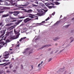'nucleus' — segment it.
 Here are the masks:
<instances>
[{
	"mask_svg": "<svg viewBox=\"0 0 74 74\" xmlns=\"http://www.w3.org/2000/svg\"><path fill=\"white\" fill-rule=\"evenodd\" d=\"M31 67H32V69H33V65Z\"/></svg>",
	"mask_w": 74,
	"mask_h": 74,
	"instance_id": "nucleus-54",
	"label": "nucleus"
},
{
	"mask_svg": "<svg viewBox=\"0 0 74 74\" xmlns=\"http://www.w3.org/2000/svg\"><path fill=\"white\" fill-rule=\"evenodd\" d=\"M35 18H35V19H38V17L37 16H34Z\"/></svg>",
	"mask_w": 74,
	"mask_h": 74,
	"instance_id": "nucleus-41",
	"label": "nucleus"
},
{
	"mask_svg": "<svg viewBox=\"0 0 74 74\" xmlns=\"http://www.w3.org/2000/svg\"><path fill=\"white\" fill-rule=\"evenodd\" d=\"M10 64V62H8V63L6 64V66L7 65H8Z\"/></svg>",
	"mask_w": 74,
	"mask_h": 74,
	"instance_id": "nucleus-44",
	"label": "nucleus"
},
{
	"mask_svg": "<svg viewBox=\"0 0 74 74\" xmlns=\"http://www.w3.org/2000/svg\"><path fill=\"white\" fill-rule=\"evenodd\" d=\"M32 5L33 7H37V5H36L34 4H32Z\"/></svg>",
	"mask_w": 74,
	"mask_h": 74,
	"instance_id": "nucleus-23",
	"label": "nucleus"
},
{
	"mask_svg": "<svg viewBox=\"0 0 74 74\" xmlns=\"http://www.w3.org/2000/svg\"><path fill=\"white\" fill-rule=\"evenodd\" d=\"M66 73H67V71H66L64 74H66Z\"/></svg>",
	"mask_w": 74,
	"mask_h": 74,
	"instance_id": "nucleus-53",
	"label": "nucleus"
},
{
	"mask_svg": "<svg viewBox=\"0 0 74 74\" xmlns=\"http://www.w3.org/2000/svg\"><path fill=\"white\" fill-rule=\"evenodd\" d=\"M23 18H25V17L21 16L19 17V19H22Z\"/></svg>",
	"mask_w": 74,
	"mask_h": 74,
	"instance_id": "nucleus-25",
	"label": "nucleus"
},
{
	"mask_svg": "<svg viewBox=\"0 0 74 74\" xmlns=\"http://www.w3.org/2000/svg\"><path fill=\"white\" fill-rule=\"evenodd\" d=\"M44 63V62H43V61H42L40 63V64H42V63Z\"/></svg>",
	"mask_w": 74,
	"mask_h": 74,
	"instance_id": "nucleus-45",
	"label": "nucleus"
},
{
	"mask_svg": "<svg viewBox=\"0 0 74 74\" xmlns=\"http://www.w3.org/2000/svg\"><path fill=\"white\" fill-rule=\"evenodd\" d=\"M26 5H19V6H23V7H25V6Z\"/></svg>",
	"mask_w": 74,
	"mask_h": 74,
	"instance_id": "nucleus-33",
	"label": "nucleus"
},
{
	"mask_svg": "<svg viewBox=\"0 0 74 74\" xmlns=\"http://www.w3.org/2000/svg\"><path fill=\"white\" fill-rule=\"evenodd\" d=\"M45 11V10L44 9H41L40 10V12L41 13V14H44V12Z\"/></svg>",
	"mask_w": 74,
	"mask_h": 74,
	"instance_id": "nucleus-9",
	"label": "nucleus"
},
{
	"mask_svg": "<svg viewBox=\"0 0 74 74\" xmlns=\"http://www.w3.org/2000/svg\"><path fill=\"white\" fill-rule=\"evenodd\" d=\"M50 46H51V45H45L43 47L41 48L40 49H41V48H44V47H46L47 48L48 47H50Z\"/></svg>",
	"mask_w": 74,
	"mask_h": 74,
	"instance_id": "nucleus-8",
	"label": "nucleus"
},
{
	"mask_svg": "<svg viewBox=\"0 0 74 74\" xmlns=\"http://www.w3.org/2000/svg\"><path fill=\"white\" fill-rule=\"evenodd\" d=\"M50 19V18H49V17H48L47 19H46L45 20L46 21H48V20H49V19Z\"/></svg>",
	"mask_w": 74,
	"mask_h": 74,
	"instance_id": "nucleus-27",
	"label": "nucleus"
},
{
	"mask_svg": "<svg viewBox=\"0 0 74 74\" xmlns=\"http://www.w3.org/2000/svg\"><path fill=\"white\" fill-rule=\"evenodd\" d=\"M10 16V15L9 14H4L3 16L2 17L3 18H4V17H7V16Z\"/></svg>",
	"mask_w": 74,
	"mask_h": 74,
	"instance_id": "nucleus-14",
	"label": "nucleus"
},
{
	"mask_svg": "<svg viewBox=\"0 0 74 74\" xmlns=\"http://www.w3.org/2000/svg\"><path fill=\"white\" fill-rule=\"evenodd\" d=\"M23 11H25V12H28V10H26V9H23Z\"/></svg>",
	"mask_w": 74,
	"mask_h": 74,
	"instance_id": "nucleus-22",
	"label": "nucleus"
},
{
	"mask_svg": "<svg viewBox=\"0 0 74 74\" xmlns=\"http://www.w3.org/2000/svg\"><path fill=\"white\" fill-rule=\"evenodd\" d=\"M4 12V11H1L0 12V13H3Z\"/></svg>",
	"mask_w": 74,
	"mask_h": 74,
	"instance_id": "nucleus-51",
	"label": "nucleus"
},
{
	"mask_svg": "<svg viewBox=\"0 0 74 74\" xmlns=\"http://www.w3.org/2000/svg\"><path fill=\"white\" fill-rule=\"evenodd\" d=\"M2 2H3V1L1 0H0V3H2Z\"/></svg>",
	"mask_w": 74,
	"mask_h": 74,
	"instance_id": "nucleus-52",
	"label": "nucleus"
},
{
	"mask_svg": "<svg viewBox=\"0 0 74 74\" xmlns=\"http://www.w3.org/2000/svg\"><path fill=\"white\" fill-rule=\"evenodd\" d=\"M23 30L25 31H27V28H25Z\"/></svg>",
	"mask_w": 74,
	"mask_h": 74,
	"instance_id": "nucleus-30",
	"label": "nucleus"
},
{
	"mask_svg": "<svg viewBox=\"0 0 74 74\" xmlns=\"http://www.w3.org/2000/svg\"><path fill=\"white\" fill-rule=\"evenodd\" d=\"M7 36H5L4 37V40H5V39L7 38Z\"/></svg>",
	"mask_w": 74,
	"mask_h": 74,
	"instance_id": "nucleus-37",
	"label": "nucleus"
},
{
	"mask_svg": "<svg viewBox=\"0 0 74 74\" xmlns=\"http://www.w3.org/2000/svg\"><path fill=\"white\" fill-rule=\"evenodd\" d=\"M6 61V60H2V61L3 62H5Z\"/></svg>",
	"mask_w": 74,
	"mask_h": 74,
	"instance_id": "nucleus-47",
	"label": "nucleus"
},
{
	"mask_svg": "<svg viewBox=\"0 0 74 74\" xmlns=\"http://www.w3.org/2000/svg\"><path fill=\"white\" fill-rule=\"evenodd\" d=\"M9 13L10 14H14V12L12 11H9Z\"/></svg>",
	"mask_w": 74,
	"mask_h": 74,
	"instance_id": "nucleus-19",
	"label": "nucleus"
},
{
	"mask_svg": "<svg viewBox=\"0 0 74 74\" xmlns=\"http://www.w3.org/2000/svg\"><path fill=\"white\" fill-rule=\"evenodd\" d=\"M33 53V52L32 51L29 53V55H30V54H31V53Z\"/></svg>",
	"mask_w": 74,
	"mask_h": 74,
	"instance_id": "nucleus-50",
	"label": "nucleus"
},
{
	"mask_svg": "<svg viewBox=\"0 0 74 74\" xmlns=\"http://www.w3.org/2000/svg\"><path fill=\"white\" fill-rule=\"evenodd\" d=\"M12 67V65H10V69H11V68Z\"/></svg>",
	"mask_w": 74,
	"mask_h": 74,
	"instance_id": "nucleus-34",
	"label": "nucleus"
},
{
	"mask_svg": "<svg viewBox=\"0 0 74 74\" xmlns=\"http://www.w3.org/2000/svg\"><path fill=\"white\" fill-rule=\"evenodd\" d=\"M14 26H12L11 27V28H12L11 29H14Z\"/></svg>",
	"mask_w": 74,
	"mask_h": 74,
	"instance_id": "nucleus-48",
	"label": "nucleus"
},
{
	"mask_svg": "<svg viewBox=\"0 0 74 74\" xmlns=\"http://www.w3.org/2000/svg\"><path fill=\"white\" fill-rule=\"evenodd\" d=\"M0 65H4V64H0Z\"/></svg>",
	"mask_w": 74,
	"mask_h": 74,
	"instance_id": "nucleus-62",
	"label": "nucleus"
},
{
	"mask_svg": "<svg viewBox=\"0 0 74 74\" xmlns=\"http://www.w3.org/2000/svg\"><path fill=\"white\" fill-rule=\"evenodd\" d=\"M56 39H53V40H54V41H57V40H58V38H56Z\"/></svg>",
	"mask_w": 74,
	"mask_h": 74,
	"instance_id": "nucleus-31",
	"label": "nucleus"
},
{
	"mask_svg": "<svg viewBox=\"0 0 74 74\" xmlns=\"http://www.w3.org/2000/svg\"><path fill=\"white\" fill-rule=\"evenodd\" d=\"M34 3L37 4H38V1L36 0V1L34 2Z\"/></svg>",
	"mask_w": 74,
	"mask_h": 74,
	"instance_id": "nucleus-21",
	"label": "nucleus"
},
{
	"mask_svg": "<svg viewBox=\"0 0 74 74\" xmlns=\"http://www.w3.org/2000/svg\"><path fill=\"white\" fill-rule=\"evenodd\" d=\"M14 12L15 14H13L14 15V16H17V15H18L19 14V12L15 11Z\"/></svg>",
	"mask_w": 74,
	"mask_h": 74,
	"instance_id": "nucleus-7",
	"label": "nucleus"
},
{
	"mask_svg": "<svg viewBox=\"0 0 74 74\" xmlns=\"http://www.w3.org/2000/svg\"><path fill=\"white\" fill-rule=\"evenodd\" d=\"M10 34H11L10 32L7 33L5 35V36L7 37V36H8L9 35H10Z\"/></svg>",
	"mask_w": 74,
	"mask_h": 74,
	"instance_id": "nucleus-18",
	"label": "nucleus"
},
{
	"mask_svg": "<svg viewBox=\"0 0 74 74\" xmlns=\"http://www.w3.org/2000/svg\"><path fill=\"white\" fill-rule=\"evenodd\" d=\"M10 71L9 70H7L6 71V73H10Z\"/></svg>",
	"mask_w": 74,
	"mask_h": 74,
	"instance_id": "nucleus-43",
	"label": "nucleus"
},
{
	"mask_svg": "<svg viewBox=\"0 0 74 74\" xmlns=\"http://www.w3.org/2000/svg\"><path fill=\"white\" fill-rule=\"evenodd\" d=\"M40 65H41L40 64H38V68H40Z\"/></svg>",
	"mask_w": 74,
	"mask_h": 74,
	"instance_id": "nucleus-42",
	"label": "nucleus"
},
{
	"mask_svg": "<svg viewBox=\"0 0 74 74\" xmlns=\"http://www.w3.org/2000/svg\"><path fill=\"white\" fill-rule=\"evenodd\" d=\"M19 37V35H17L16 36H12L10 38V40H15Z\"/></svg>",
	"mask_w": 74,
	"mask_h": 74,
	"instance_id": "nucleus-2",
	"label": "nucleus"
},
{
	"mask_svg": "<svg viewBox=\"0 0 74 74\" xmlns=\"http://www.w3.org/2000/svg\"><path fill=\"white\" fill-rule=\"evenodd\" d=\"M4 4L5 5H7L8 4V3L7 2V1L5 2H4Z\"/></svg>",
	"mask_w": 74,
	"mask_h": 74,
	"instance_id": "nucleus-20",
	"label": "nucleus"
},
{
	"mask_svg": "<svg viewBox=\"0 0 74 74\" xmlns=\"http://www.w3.org/2000/svg\"><path fill=\"white\" fill-rule=\"evenodd\" d=\"M45 21H43L42 22V23H37V25H39V26H40V25H43V23H45Z\"/></svg>",
	"mask_w": 74,
	"mask_h": 74,
	"instance_id": "nucleus-11",
	"label": "nucleus"
},
{
	"mask_svg": "<svg viewBox=\"0 0 74 74\" xmlns=\"http://www.w3.org/2000/svg\"><path fill=\"white\" fill-rule=\"evenodd\" d=\"M10 18L11 19H16V18H14V17H12L11 16H10Z\"/></svg>",
	"mask_w": 74,
	"mask_h": 74,
	"instance_id": "nucleus-17",
	"label": "nucleus"
},
{
	"mask_svg": "<svg viewBox=\"0 0 74 74\" xmlns=\"http://www.w3.org/2000/svg\"><path fill=\"white\" fill-rule=\"evenodd\" d=\"M5 69H8V67H6L5 68Z\"/></svg>",
	"mask_w": 74,
	"mask_h": 74,
	"instance_id": "nucleus-57",
	"label": "nucleus"
},
{
	"mask_svg": "<svg viewBox=\"0 0 74 74\" xmlns=\"http://www.w3.org/2000/svg\"><path fill=\"white\" fill-rule=\"evenodd\" d=\"M14 32H15V33H16V34H17L18 33V32H17V31H15V30H14Z\"/></svg>",
	"mask_w": 74,
	"mask_h": 74,
	"instance_id": "nucleus-29",
	"label": "nucleus"
},
{
	"mask_svg": "<svg viewBox=\"0 0 74 74\" xmlns=\"http://www.w3.org/2000/svg\"><path fill=\"white\" fill-rule=\"evenodd\" d=\"M21 68L22 69H23V65H21Z\"/></svg>",
	"mask_w": 74,
	"mask_h": 74,
	"instance_id": "nucleus-49",
	"label": "nucleus"
},
{
	"mask_svg": "<svg viewBox=\"0 0 74 74\" xmlns=\"http://www.w3.org/2000/svg\"><path fill=\"white\" fill-rule=\"evenodd\" d=\"M19 45H20V44H18V45H17L16 46V48H17V47H18H18H19Z\"/></svg>",
	"mask_w": 74,
	"mask_h": 74,
	"instance_id": "nucleus-32",
	"label": "nucleus"
},
{
	"mask_svg": "<svg viewBox=\"0 0 74 74\" xmlns=\"http://www.w3.org/2000/svg\"><path fill=\"white\" fill-rule=\"evenodd\" d=\"M26 37H23V38H22L20 40H19V41L21 42V41H22V40H25V39H26Z\"/></svg>",
	"mask_w": 74,
	"mask_h": 74,
	"instance_id": "nucleus-13",
	"label": "nucleus"
},
{
	"mask_svg": "<svg viewBox=\"0 0 74 74\" xmlns=\"http://www.w3.org/2000/svg\"><path fill=\"white\" fill-rule=\"evenodd\" d=\"M2 24H3V23H0V26H1V25H2ZM1 28H0V30H1Z\"/></svg>",
	"mask_w": 74,
	"mask_h": 74,
	"instance_id": "nucleus-26",
	"label": "nucleus"
},
{
	"mask_svg": "<svg viewBox=\"0 0 74 74\" xmlns=\"http://www.w3.org/2000/svg\"><path fill=\"white\" fill-rule=\"evenodd\" d=\"M70 39L71 41L70 42V43H71V42H73V41H74V38H73V37H70Z\"/></svg>",
	"mask_w": 74,
	"mask_h": 74,
	"instance_id": "nucleus-10",
	"label": "nucleus"
},
{
	"mask_svg": "<svg viewBox=\"0 0 74 74\" xmlns=\"http://www.w3.org/2000/svg\"><path fill=\"white\" fill-rule=\"evenodd\" d=\"M52 58H50L48 61V62H50L52 60Z\"/></svg>",
	"mask_w": 74,
	"mask_h": 74,
	"instance_id": "nucleus-24",
	"label": "nucleus"
},
{
	"mask_svg": "<svg viewBox=\"0 0 74 74\" xmlns=\"http://www.w3.org/2000/svg\"><path fill=\"white\" fill-rule=\"evenodd\" d=\"M19 8H24V7H23V6H20L19 7Z\"/></svg>",
	"mask_w": 74,
	"mask_h": 74,
	"instance_id": "nucleus-39",
	"label": "nucleus"
},
{
	"mask_svg": "<svg viewBox=\"0 0 74 74\" xmlns=\"http://www.w3.org/2000/svg\"><path fill=\"white\" fill-rule=\"evenodd\" d=\"M55 12H53V13L52 14V15H53H53H55Z\"/></svg>",
	"mask_w": 74,
	"mask_h": 74,
	"instance_id": "nucleus-38",
	"label": "nucleus"
},
{
	"mask_svg": "<svg viewBox=\"0 0 74 74\" xmlns=\"http://www.w3.org/2000/svg\"><path fill=\"white\" fill-rule=\"evenodd\" d=\"M69 26H70V25H67L66 26H65V27L67 28V27H69Z\"/></svg>",
	"mask_w": 74,
	"mask_h": 74,
	"instance_id": "nucleus-35",
	"label": "nucleus"
},
{
	"mask_svg": "<svg viewBox=\"0 0 74 74\" xmlns=\"http://www.w3.org/2000/svg\"><path fill=\"white\" fill-rule=\"evenodd\" d=\"M12 53H13V52H12L10 53V54H12Z\"/></svg>",
	"mask_w": 74,
	"mask_h": 74,
	"instance_id": "nucleus-55",
	"label": "nucleus"
},
{
	"mask_svg": "<svg viewBox=\"0 0 74 74\" xmlns=\"http://www.w3.org/2000/svg\"><path fill=\"white\" fill-rule=\"evenodd\" d=\"M60 18H62V15H61Z\"/></svg>",
	"mask_w": 74,
	"mask_h": 74,
	"instance_id": "nucleus-61",
	"label": "nucleus"
},
{
	"mask_svg": "<svg viewBox=\"0 0 74 74\" xmlns=\"http://www.w3.org/2000/svg\"><path fill=\"white\" fill-rule=\"evenodd\" d=\"M12 60H14V58H12Z\"/></svg>",
	"mask_w": 74,
	"mask_h": 74,
	"instance_id": "nucleus-60",
	"label": "nucleus"
},
{
	"mask_svg": "<svg viewBox=\"0 0 74 74\" xmlns=\"http://www.w3.org/2000/svg\"><path fill=\"white\" fill-rule=\"evenodd\" d=\"M16 20H13V21H11V22H16Z\"/></svg>",
	"mask_w": 74,
	"mask_h": 74,
	"instance_id": "nucleus-46",
	"label": "nucleus"
},
{
	"mask_svg": "<svg viewBox=\"0 0 74 74\" xmlns=\"http://www.w3.org/2000/svg\"><path fill=\"white\" fill-rule=\"evenodd\" d=\"M44 8L45 9H47V7H44Z\"/></svg>",
	"mask_w": 74,
	"mask_h": 74,
	"instance_id": "nucleus-59",
	"label": "nucleus"
},
{
	"mask_svg": "<svg viewBox=\"0 0 74 74\" xmlns=\"http://www.w3.org/2000/svg\"><path fill=\"white\" fill-rule=\"evenodd\" d=\"M32 20V18H30L29 17H28L26 18L24 20V22L25 23H27V22L30 21Z\"/></svg>",
	"mask_w": 74,
	"mask_h": 74,
	"instance_id": "nucleus-3",
	"label": "nucleus"
},
{
	"mask_svg": "<svg viewBox=\"0 0 74 74\" xmlns=\"http://www.w3.org/2000/svg\"><path fill=\"white\" fill-rule=\"evenodd\" d=\"M12 25H13V23H10L9 24V26H11Z\"/></svg>",
	"mask_w": 74,
	"mask_h": 74,
	"instance_id": "nucleus-36",
	"label": "nucleus"
},
{
	"mask_svg": "<svg viewBox=\"0 0 74 74\" xmlns=\"http://www.w3.org/2000/svg\"><path fill=\"white\" fill-rule=\"evenodd\" d=\"M5 31H6V30H3L0 31V33L1 34H2L1 35V37H3V36L4 35V34L5 33Z\"/></svg>",
	"mask_w": 74,
	"mask_h": 74,
	"instance_id": "nucleus-4",
	"label": "nucleus"
},
{
	"mask_svg": "<svg viewBox=\"0 0 74 74\" xmlns=\"http://www.w3.org/2000/svg\"><path fill=\"white\" fill-rule=\"evenodd\" d=\"M5 26H10V24H7L5 25Z\"/></svg>",
	"mask_w": 74,
	"mask_h": 74,
	"instance_id": "nucleus-40",
	"label": "nucleus"
},
{
	"mask_svg": "<svg viewBox=\"0 0 74 74\" xmlns=\"http://www.w3.org/2000/svg\"><path fill=\"white\" fill-rule=\"evenodd\" d=\"M50 50H51V48L49 49L48 50V51H50Z\"/></svg>",
	"mask_w": 74,
	"mask_h": 74,
	"instance_id": "nucleus-58",
	"label": "nucleus"
},
{
	"mask_svg": "<svg viewBox=\"0 0 74 74\" xmlns=\"http://www.w3.org/2000/svg\"><path fill=\"white\" fill-rule=\"evenodd\" d=\"M5 53H6V54H5L4 55V56L3 57V58L6 59H8L9 58V55L10 54V51H6L5 52Z\"/></svg>",
	"mask_w": 74,
	"mask_h": 74,
	"instance_id": "nucleus-1",
	"label": "nucleus"
},
{
	"mask_svg": "<svg viewBox=\"0 0 74 74\" xmlns=\"http://www.w3.org/2000/svg\"><path fill=\"white\" fill-rule=\"evenodd\" d=\"M23 21V19L20 20L19 21H18L17 22H16L15 23L16 25H19V23H20L21 22H22Z\"/></svg>",
	"mask_w": 74,
	"mask_h": 74,
	"instance_id": "nucleus-6",
	"label": "nucleus"
},
{
	"mask_svg": "<svg viewBox=\"0 0 74 74\" xmlns=\"http://www.w3.org/2000/svg\"><path fill=\"white\" fill-rule=\"evenodd\" d=\"M34 15L32 14H29V16L31 18H34Z\"/></svg>",
	"mask_w": 74,
	"mask_h": 74,
	"instance_id": "nucleus-12",
	"label": "nucleus"
},
{
	"mask_svg": "<svg viewBox=\"0 0 74 74\" xmlns=\"http://www.w3.org/2000/svg\"><path fill=\"white\" fill-rule=\"evenodd\" d=\"M2 41V39L0 40V42H1Z\"/></svg>",
	"mask_w": 74,
	"mask_h": 74,
	"instance_id": "nucleus-63",
	"label": "nucleus"
},
{
	"mask_svg": "<svg viewBox=\"0 0 74 74\" xmlns=\"http://www.w3.org/2000/svg\"><path fill=\"white\" fill-rule=\"evenodd\" d=\"M72 20H74V18H72Z\"/></svg>",
	"mask_w": 74,
	"mask_h": 74,
	"instance_id": "nucleus-64",
	"label": "nucleus"
},
{
	"mask_svg": "<svg viewBox=\"0 0 74 74\" xmlns=\"http://www.w3.org/2000/svg\"><path fill=\"white\" fill-rule=\"evenodd\" d=\"M45 5L46 6H48V5H49V3H46L45 4Z\"/></svg>",
	"mask_w": 74,
	"mask_h": 74,
	"instance_id": "nucleus-28",
	"label": "nucleus"
},
{
	"mask_svg": "<svg viewBox=\"0 0 74 74\" xmlns=\"http://www.w3.org/2000/svg\"><path fill=\"white\" fill-rule=\"evenodd\" d=\"M39 5H40L42 7H43L44 6V4H43L42 3H39Z\"/></svg>",
	"mask_w": 74,
	"mask_h": 74,
	"instance_id": "nucleus-15",
	"label": "nucleus"
},
{
	"mask_svg": "<svg viewBox=\"0 0 74 74\" xmlns=\"http://www.w3.org/2000/svg\"><path fill=\"white\" fill-rule=\"evenodd\" d=\"M15 1H14L13 2H12L11 3V4H12V5H15V4H17V2H18V1H23V0H17L16 1V2H15Z\"/></svg>",
	"mask_w": 74,
	"mask_h": 74,
	"instance_id": "nucleus-5",
	"label": "nucleus"
},
{
	"mask_svg": "<svg viewBox=\"0 0 74 74\" xmlns=\"http://www.w3.org/2000/svg\"><path fill=\"white\" fill-rule=\"evenodd\" d=\"M53 53V51H51L50 53L51 54H52V53Z\"/></svg>",
	"mask_w": 74,
	"mask_h": 74,
	"instance_id": "nucleus-56",
	"label": "nucleus"
},
{
	"mask_svg": "<svg viewBox=\"0 0 74 74\" xmlns=\"http://www.w3.org/2000/svg\"><path fill=\"white\" fill-rule=\"evenodd\" d=\"M33 12V10L31 9H29L28 10L27 12L28 13H31V12Z\"/></svg>",
	"mask_w": 74,
	"mask_h": 74,
	"instance_id": "nucleus-16",
	"label": "nucleus"
}]
</instances>
